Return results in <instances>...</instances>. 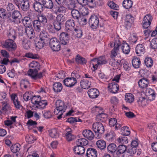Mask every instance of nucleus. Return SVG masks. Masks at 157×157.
Returning a JSON list of instances; mask_svg holds the SVG:
<instances>
[{"instance_id":"nucleus-1","label":"nucleus","mask_w":157,"mask_h":157,"mask_svg":"<svg viewBox=\"0 0 157 157\" xmlns=\"http://www.w3.org/2000/svg\"><path fill=\"white\" fill-rule=\"evenodd\" d=\"M56 108L54 111V113L59 115L57 117L58 119L62 118V116L67 108V106L65 105L64 103L60 100H57L56 102Z\"/></svg>"},{"instance_id":"nucleus-2","label":"nucleus","mask_w":157,"mask_h":157,"mask_svg":"<svg viewBox=\"0 0 157 157\" xmlns=\"http://www.w3.org/2000/svg\"><path fill=\"white\" fill-rule=\"evenodd\" d=\"M92 129L95 133L96 138H101L105 131L103 124L98 122H95L92 125Z\"/></svg>"},{"instance_id":"nucleus-3","label":"nucleus","mask_w":157,"mask_h":157,"mask_svg":"<svg viewBox=\"0 0 157 157\" xmlns=\"http://www.w3.org/2000/svg\"><path fill=\"white\" fill-rule=\"evenodd\" d=\"M8 17V21L10 22H13L14 23L18 24L21 22V14L19 11L14 10L11 14H10Z\"/></svg>"},{"instance_id":"nucleus-4","label":"nucleus","mask_w":157,"mask_h":157,"mask_svg":"<svg viewBox=\"0 0 157 157\" xmlns=\"http://www.w3.org/2000/svg\"><path fill=\"white\" fill-rule=\"evenodd\" d=\"M65 21L64 16L62 14L58 15L56 17V19L53 21V24L55 29L57 31L59 30L61 28V25Z\"/></svg>"},{"instance_id":"nucleus-5","label":"nucleus","mask_w":157,"mask_h":157,"mask_svg":"<svg viewBox=\"0 0 157 157\" xmlns=\"http://www.w3.org/2000/svg\"><path fill=\"white\" fill-rule=\"evenodd\" d=\"M86 79L82 80L80 81V86L82 88L88 89L90 87L91 82L94 81V78L88 74H85Z\"/></svg>"},{"instance_id":"nucleus-6","label":"nucleus","mask_w":157,"mask_h":157,"mask_svg":"<svg viewBox=\"0 0 157 157\" xmlns=\"http://www.w3.org/2000/svg\"><path fill=\"white\" fill-rule=\"evenodd\" d=\"M107 63V61L105 56H102L98 58H95L91 61V64L93 66L94 71L96 70L98 66L103 64H105Z\"/></svg>"},{"instance_id":"nucleus-7","label":"nucleus","mask_w":157,"mask_h":157,"mask_svg":"<svg viewBox=\"0 0 157 157\" xmlns=\"http://www.w3.org/2000/svg\"><path fill=\"white\" fill-rule=\"evenodd\" d=\"M40 70L36 69H30L28 71V75L33 80L40 79L43 77V74L45 71L43 70L42 72L38 73Z\"/></svg>"},{"instance_id":"nucleus-8","label":"nucleus","mask_w":157,"mask_h":157,"mask_svg":"<svg viewBox=\"0 0 157 157\" xmlns=\"http://www.w3.org/2000/svg\"><path fill=\"white\" fill-rule=\"evenodd\" d=\"M1 44L2 47L9 51L15 50L17 48L16 43L12 39L6 40L5 41L2 42Z\"/></svg>"},{"instance_id":"nucleus-9","label":"nucleus","mask_w":157,"mask_h":157,"mask_svg":"<svg viewBox=\"0 0 157 157\" xmlns=\"http://www.w3.org/2000/svg\"><path fill=\"white\" fill-rule=\"evenodd\" d=\"M74 73L72 72L71 74L72 77L67 78L63 80V83L66 86L71 87L77 83V80L74 77Z\"/></svg>"},{"instance_id":"nucleus-10","label":"nucleus","mask_w":157,"mask_h":157,"mask_svg":"<svg viewBox=\"0 0 157 157\" xmlns=\"http://www.w3.org/2000/svg\"><path fill=\"white\" fill-rule=\"evenodd\" d=\"M49 45L50 47L53 51H58L60 49V42L55 38L50 40Z\"/></svg>"},{"instance_id":"nucleus-11","label":"nucleus","mask_w":157,"mask_h":157,"mask_svg":"<svg viewBox=\"0 0 157 157\" xmlns=\"http://www.w3.org/2000/svg\"><path fill=\"white\" fill-rule=\"evenodd\" d=\"M75 25L74 20L71 19H68L65 23V27L67 32L72 34L73 31L75 29Z\"/></svg>"},{"instance_id":"nucleus-12","label":"nucleus","mask_w":157,"mask_h":157,"mask_svg":"<svg viewBox=\"0 0 157 157\" xmlns=\"http://www.w3.org/2000/svg\"><path fill=\"white\" fill-rule=\"evenodd\" d=\"M121 44V41L119 38L117 37L116 39L114 44V48L111 51L110 55L111 58H114L117 55V53L119 50V47Z\"/></svg>"},{"instance_id":"nucleus-13","label":"nucleus","mask_w":157,"mask_h":157,"mask_svg":"<svg viewBox=\"0 0 157 157\" xmlns=\"http://www.w3.org/2000/svg\"><path fill=\"white\" fill-rule=\"evenodd\" d=\"M99 19L95 15H92L90 17L89 23L91 27L93 29H96L98 27Z\"/></svg>"},{"instance_id":"nucleus-14","label":"nucleus","mask_w":157,"mask_h":157,"mask_svg":"<svg viewBox=\"0 0 157 157\" xmlns=\"http://www.w3.org/2000/svg\"><path fill=\"white\" fill-rule=\"evenodd\" d=\"M71 34L65 32H62L59 35V42L61 44L65 45L68 42L69 36Z\"/></svg>"},{"instance_id":"nucleus-15","label":"nucleus","mask_w":157,"mask_h":157,"mask_svg":"<svg viewBox=\"0 0 157 157\" xmlns=\"http://www.w3.org/2000/svg\"><path fill=\"white\" fill-rule=\"evenodd\" d=\"M80 5H87L90 8H93L96 6L94 1V0H77Z\"/></svg>"},{"instance_id":"nucleus-16","label":"nucleus","mask_w":157,"mask_h":157,"mask_svg":"<svg viewBox=\"0 0 157 157\" xmlns=\"http://www.w3.org/2000/svg\"><path fill=\"white\" fill-rule=\"evenodd\" d=\"M82 134L85 138L90 140L93 139L94 137V134L90 130H84L82 132Z\"/></svg>"},{"instance_id":"nucleus-17","label":"nucleus","mask_w":157,"mask_h":157,"mask_svg":"<svg viewBox=\"0 0 157 157\" xmlns=\"http://www.w3.org/2000/svg\"><path fill=\"white\" fill-rule=\"evenodd\" d=\"M149 81L146 78H143L138 82L139 86L141 89L146 88L149 84Z\"/></svg>"},{"instance_id":"nucleus-18","label":"nucleus","mask_w":157,"mask_h":157,"mask_svg":"<svg viewBox=\"0 0 157 157\" xmlns=\"http://www.w3.org/2000/svg\"><path fill=\"white\" fill-rule=\"evenodd\" d=\"M89 97L91 98H97L99 95L98 90L95 88L90 89L88 91Z\"/></svg>"},{"instance_id":"nucleus-19","label":"nucleus","mask_w":157,"mask_h":157,"mask_svg":"<svg viewBox=\"0 0 157 157\" xmlns=\"http://www.w3.org/2000/svg\"><path fill=\"white\" fill-rule=\"evenodd\" d=\"M40 39L48 43L49 40V35L44 30H42L39 35Z\"/></svg>"},{"instance_id":"nucleus-20","label":"nucleus","mask_w":157,"mask_h":157,"mask_svg":"<svg viewBox=\"0 0 157 157\" xmlns=\"http://www.w3.org/2000/svg\"><path fill=\"white\" fill-rule=\"evenodd\" d=\"M86 156L87 157H97V151L94 148H89L87 150Z\"/></svg>"},{"instance_id":"nucleus-21","label":"nucleus","mask_w":157,"mask_h":157,"mask_svg":"<svg viewBox=\"0 0 157 157\" xmlns=\"http://www.w3.org/2000/svg\"><path fill=\"white\" fill-rule=\"evenodd\" d=\"M11 98L13 101L15 107L17 109H20L22 106L20 101L18 100L17 97L15 94H12L11 96Z\"/></svg>"},{"instance_id":"nucleus-22","label":"nucleus","mask_w":157,"mask_h":157,"mask_svg":"<svg viewBox=\"0 0 157 157\" xmlns=\"http://www.w3.org/2000/svg\"><path fill=\"white\" fill-rule=\"evenodd\" d=\"M108 87L109 91L112 93H116L119 89L118 85L114 82L109 83Z\"/></svg>"},{"instance_id":"nucleus-23","label":"nucleus","mask_w":157,"mask_h":157,"mask_svg":"<svg viewBox=\"0 0 157 157\" xmlns=\"http://www.w3.org/2000/svg\"><path fill=\"white\" fill-rule=\"evenodd\" d=\"M41 3L44 8L50 9L53 8L54 5L52 0H41Z\"/></svg>"},{"instance_id":"nucleus-24","label":"nucleus","mask_w":157,"mask_h":157,"mask_svg":"<svg viewBox=\"0 0 157 157\" xmlns=\"http://www.w3.org/2000/svg\"><path fill=\"white\" fill-rule=\"evenodd\" d=\"M144 47L142 44L137 45L136 48V53L138 56H140L144 54Z\"/></svg>"},{"instance_id":"nucleus-25","label":"nucleus","mask_w":157,"mask_h":157,"mask_svg":"<svg viewBox=\"0 0 157 157\" xmlns=\"http://www.w3.org/2000/svg\"><path fill=\"white\" fill-rule=\"evenodd\" d=\"M73 150L75 153L78 155L83 154L85 152L84 147L77 145L74 147Z\"/></svg>"},{"instance_id":"nucleus-26","label":"nucleus","mask_w":157,"mask_h":157,"mask_svg":"<svg viewBox=\"0 0 157 157\" xmlns=\"http://www.w3.org/2000/svg\"><path fill=\"white\" fill-rule=\"evenodd\" d=\"M65 136L66 140L68 141H71L74 138V136L72 134V131L71 128L67 129Z\"/></svg>"},{"instance_id":"nucleus-27","label":"nucleus","mask_w":157,"mask_h":157,"mask_svg":"<svg viewBox=\"0 0 157 157\" xmlns=\"http://www.w3.org/2000/svg\"><path fill=\"white\" fill-rule=\"evenodd\" d=\"M25 33L30 39H32L35 35L34 30L32 26L25 28Z\"/></svg>"},{"instance_id":"nucleus-28","label":"nucleus","mask_w":157,"mask_h":157,"mask_svg":"<svg viewBox=\"0 0 157 157\" xmlns=\"http://www.w3.org/2000/svg\"><path fill=\"white\" fill-rule=\"evenodd\" d=\"M22 22L25 28L32 26V21L29 17H25L22 19Z\"/></svg>"},{"instance_id":"nucleus-29","label":"nucleus","mask_w":157,"mask_h":157,"mask_svg":"<svg viewBox=\"0 0 157 157\" xmlns=\"http://www.w3.org/2000/svg\"><path fill=\"white\" fill-rule=\"evenodd\" d=\"M53 90L56 93L60 92L63 89V86L61 83L59 82H55L53 85Z\"/></svg>"},{"instance_id":"nucleus-30","label":"nucleus","mask_w":157,"mask_h":157,"mask_svg":"<svg viewBox=\"0 0 157 157\" xmlns=\"http://www.w3.org/2000/svg\"><path fill=\"white\" fill-rule=\"evenodd\" d=\"M33 7L36 11L38 12H41L43 10L44 7L42 5V3L39 2H36L34 3L33 4Z\"/></svg>"},{"instance_id":"nucleus-31","label":"nucleus","mask_w":157,"mask_h":157,"mask_svg":"<svg viewBox=\"0 0 157 157\" xmlns=\"http://www.w3.org/2000/svg\"><path fill=\"white\" fill-rule=\"evenodd\" d=\"M75 60L77 63L78 64L83 65L85 64L87 62L86 59L79 54H78L76 56Z\"/></svg>"},{"instance_id":"nucleus-32","label":"nucleus","mask_w":157,"mask_h":157,"mask_svg":"<svg viewBox=\"0 0 157 157\" xmlns=\"http://www.w3.org/2000/svg\"><path fill=\"white\" fill-rule=\"evenodd\" d=\"M97 147L101 150H104L106 147L105 142L103 140H99L96 143Z\"/></svg>"},{"instance_id":"nucleus-33","label":"nucleus","mask_w":157,"mask_h":157,"mask_svg":"<svg viewBox=\"0 0 157 157\" xmlns=\"http://www.w3.org/2000/svg\"><path fill=\"white\" fill-rule=\"evenodd\" d=\"M71 14L72 17L78 21L81 17V14L79 11L76 9H73L71 10Z\"/></svg>"},{"instance_id":"nucleus-34","label":"nucleus","mask_w":157,"mask_h":157,"mask_svg":"<svg viewBox=\"0 0 157 157\" xmlns=\"http://www.w3.org/2000/svg\"><path fill=\"white\" fill-rule=\"evenodd\" d=\"M35 31L36 32H39L41 31L42 25L39 21L37 20H35L33 23Z\"/></svg>"},{"instance_id":"nucleus-35","label":"nucleus","mask_w":157,"mask_h":157,"mask_svg":"<svg viewBox=\"0 0 157 157\" xmlns=\"http://www.w3.org/2000/svg\"><path fill=\"white\" fill-rule=\"evenodd\" d=\"M123 6L126 9L131 8L133 4V2L131 0H124L123 2Z\"/></svg>"},{"instance_id":"nucleus-36","label":"nucleus","mask_w":157,"mask_h":157,"mask_svg":"<svg viewBox=\"0 0 157 157\" xmlns=\"http://www.w3.org/2000/svg\"><path fill=\"white\" fill-rule=\"evenodd\" d=\"M7 35L10 39L15 40L16 37L15 31L12 29H10L7 32Z\"/></svg>"},{"instance_id":"nucleus-37","label":"nucleus","mask_w":157,"mask_h":157,"mask_svg":"<svg viewBox=\"0 0 157 157\" xmlns=\"http://www.w3.org/2000/svg\"><path fill=\"white\" fill-rule=\"evenodd\" d=\"M30 69H36L40 70V66L37 61H33L30 63L29 65Z\"/></svg>"},{"instance_id":"nucleus-38","label":"nucleus","mask_w":157,"mask_h":157,"mask_svg":"<svg viewBox=\"0 0 157 157\" xmlns=\"http://www.w3.org/2000/svg\"><path fill=\"white\" fill-rule=\"evenodd\" d=\"M76 144L77 145L83 147L88 144V141L85 138H81L77 140Z\"/></svg>"},{"instance_id":"nucleus-39","label":"nucleus","mask_w":157,"mask_h":157,"mask_svg":"<svg viewBox=\"0 0 157 157\" xmlns=\"http://www.w3.org/2000/svg\"><path fill=\"white\" fill-rule=\"evenodd\" d=\"M126 146L124 145H119L117 148V154L118 155L124 153L126 150Z\"/></svg>"},{"instance_id":"nucleus-40","label":"nucleus","mask_w":157,"mask_h":157,"mask_svg":"<svg viewBox=\"0 0 157 157\" xmlns=\"http://www.w3.org/2000/svg\"><path fill=\"white\" fill-rule=\"evenodd\" d=\"M107 117V115L102 111L98 114L96 116V118L98 121L100 120L102 122H103L105 121Z\"/></svg>"},{"instance_id":"nucleus-41","label":"nucleus","mask_w":157,"mask_h":157,"mask_svg":"<svg viewBox=\"0 0 157 157\" xmlns=\"http://www.w3.org/2000/svg\"><path fill=\"white\" fill-rule=\"evenodd\" d=\"M125 100L126 102L131 103L134 101V97L131 93H127L126 94Z\"/></svg>"},{"instance_id":"nucleus-42","label":"nucleus","mask_w":157,"mask_h":157,"mask_svg":"<svg viewBox=\"0 0 157 157\" xmlns=\"http://www.w3.org/2000/svg\"><path fill=\"white\" fill-rule=\"evenodd\" d=\"M83 5H81L78 8L80 14L83 16L87 15L89 13V10L87 8L83 6Z\"/></svg>"},{"instance_id":"nucleus-43","label":"nucleus","mask_w":157,"mask_h":157,"mask_svg":"<svg viewBox=\"0 0 157 157\" xmlns=\"http://www.w3.org/2000/svg\"><path fill=\"white\" fill-rule=\"evenodd\" d=\"M107 150L110 153H114L117 150L116 145L113 143L109 144L107 146Z\"/></svg>"},{"instance_id":"nucleus-44","label":"nucleus","mask_w":157,"mask_h":157,"mask_svg":"<svg viewBox=\"0 0 157 157\" xmlns=\"http://www.w3.org/2000/svg\"><path fill=\"white\" fill-rule=\"evenodd\" d=\"M132 63L134 68H139L141 64L140 59L136 57L134 58L132 60Z\"/></svg>"},{"instance_id":"nucleus-45","label":"nucleus","mask_w":157,"mask_h":157,"mask_svg":"<svg viewBox=\"0 0 157 157\" xmlns=\"http://www.w3.org/2000/svg\"><path fill=\"white\" fill-rule=\"evenodd\" d=\"M48 104V103L47 100L40 99L36 106L39 108L44 109Z\"/></svg>"},{"instance_id":"nucleus-46","label":"nucleus","mask_w":157,"mask_h":157,"mask_svg":"<svg viewBox=\"0 0 157 157\" xmlns=\"http://www.w3.org/2000/svg\"><path fill=\"white\" fill-rule=\"evenodd\" d=\"M144 62L145 65L147 67L150 68L153 65V60L151 57L146 58Z\"/></svg>"},{"instance_id":"nucleus-47","label":"nucleus","mask_w":157,"mask_h":157,"mask_svg":"<svg viewBox=\"0 0 157 157\" xmlns=\"http://www.w3.org/2000/svg\"><path fill=\"white\" fill-rule=\"evenodd\" d=\"M30 83L29 81L26 79H23L20 82L21 86L23 87L24 88L26 89L30 86Z\"/></svg>"},{"instance_id":"nucleus-48","label":"nucleus","mask_w":157,"mask_h":157,"mask_svg":"<svg viewBox=\"0 0 157 157\" xmlns=\"http://www.w3.org/2000/svg\"><path fill=\"white\" fill-rule=\"evenodd\" d=\"M130 47L127 43H124L122 46V50L123 52L125 54H128L130 51Z\"/></svg>"},{"instance_id":"nucleus-49","label":"nucleus","mask_w":157,"mask_h":157,"mask_svg":"<svg viewBox=\"0 0 157 157\" xmlns=\"http://www.w3.org/2000/svg\"><path fill=\"white\" fill-rule=\"evenodd\" d=\"M121 133L124 136H128L130 133V131L128 127L123 126L121 128Z\"/></svg>"},{"instance_id":"nucleus-50","label":"nucleus","mask_w":157,"mask_h":157,"mask_svg":"<svg viewBox=\"0 0 157 157\" xmlns=\"http://www.w3.org/2000/svg\"><path fill=\"white\" fill-rule=\"evenodd\" d=\"M147 99L145 98L140 97L137 100V102L139 105L142 106H145L147 103Z\"/></svg>"},{"instance_id":"nucleus-51","label":"nucleus","mask_w":157,"mask_h":157,"mask_svg":"<svg viewBox=\"0 0 157 157\" xmlns=\"http://www.w3.org/2000/svg\"><path fill=\"white\" fill-rule=\"evenodd\" d=\"M6 10L2 8L0 9V17L3 19H7L8 21L9 15H7Z\"/></svg>"},{"instance_id":"nucleus-52","label":"nucleus","mask_w":157,"mask_h":157,"mask_svg":"<svg viewBox=\"0 0 157 157\" xmlns=\"http://www.w3.org/2000/svg\"><path fill=\"white\" fill-rule=\"evenodd\" d=\"M41 98L40 96H34L32 98H31V102L33 104L36 106L40 101Z\"/></svg>"},{"instance_id":"nucleus-53","label":"nucleus","mask_w":157,"mask_h":157,"mask_svg":"<svg viewBox=\"0 0 157 157\" xmlns=\"http://www.w3.org/2000/svg\"><path fill=\"white\" fill-rule=\"evenodd\" d=\"M106 136L107 140L109 141H112L113 140L115 134L113 131H111L106 134Z\"/></svg>"},{"instance_id":"nucleus-54","label":"nucleus","mask_w":157,"mask_h":157,"mask_svg":"<svg viewBox=\"0 0 157 157\" xmlns=\"http://www.w3.org/2000/svg\"><path fill=\"white\" fill-rule=\"evenodd\" d=\"M40 23H41L43 24H45L47 22V19L45 16L43 15H41L38 17V20H37Z\"/></svg>"},{"instance_id":"nucleus-55","label":"nucleus","mask_w":157,"mask_h":157,"mask_svg":"<svg viewBox=\"0 0 157 157\" xmlns=\"http://www.w3.org/2000/svg\"><path fill=\"white\" fill-rule=\"evenodd\" d=\"M26 141L29 144L33 143L36 140L35 137L32 135H27L25 137Z\"/></svg>"},{"instance_id":"nucleus-56","label":"nucleus","mask_w":157,"mask_h":157,"mask_svg":"<svg viewBox=\"0 0 157 157\" xmlns=\"http://www.w3.org/2000/svg\"><path fill=\"white\" fill-rule=\"evenodd\" d=\"M43 116L46 119H49L53 116L52 113L50 110H44L43 112Z\"/></svg>"},{"instance_id":"nucleus-57","label":"nucleus","mask_w":157,"mask_h":157,"mask_svg":"<svg viewBox=\"0 0 157 157\" xmlns=\"http://www.w3.org/2000/svg\"><path fill=\"white\" fill-rule=\"evenodd\" d=\"M11 151L13 153H16L20 150V145L17 144L12 145L10 148Z\"/></svg>"},{"instance_id":"nucleus-58","label":"nucleus","mask_w":157,"mask_h":157,"mask_svg":"<svg viewBox=\"0 0 157 157\" xmlns=\"http://www.w3.org/2000/svg\"><path fill=\"white\" fill-rule=\"evenodd\" d=\"M47 44H48V43L39 39V41L35 43V45L36 48H38L39 49H41L43 48L44 45Z\"/></svg>"},{"instance_id":"nucleus-59","label":"nucleus","mask_w":157,"mask_h":157,"mask_svg":"<svg viewBox=\"0 0 157 157\" xmlns=\"http://www.w3.org/2000/svg\"><path fill=\"white\" fill-rule=\"evenodd\" d=\"M109 64L113 67H116L119 65V63L117 60H115L114 58H111L110 60Z\"/></svg>"},{"instance_id":"nucleus-60","label":"nucleus","mask_w":157,"mask_h":157,"mask_svg":"<svg viewBox=\"0 0 157 157\" xmlns=\"http://www.w3.org/2000/svg\"><path fill=\"white\" fill-rule=\"evenodd\" d=\"M73 32L74 34L76 37L78 38H80L82 35V30L80 29H75Z\"/></svg>"},{"instance_id":"nucleus-61","label":"nucleus","mask_w":157,"mask_h":157,"mask_svg":"<svg viewBox=\"0 0 157 157\" xmlns=\"http://www.w3.org/2000/svg\"><path fill=\"white\" fill-rule=\"evenodd\" d=\"M117 141L119 143L124 144H127L128 142L127 137L125 136L120 137L117 139Z\"/></svg>"},{"instance_id":"nucleus-62","label":"nucleus","mask_w":157,"mask_h":157,"mask_svg":"<svg viewBox=\"0 0 157 157\" xmlns=\"http://www.w3.org/2000/svg\"><path fill=\"white\" fill-rule=\"evenodd\" d=\"M30 3L22 2L20 6L21 9L24 11H27L29 9Z\"/></svg>"},{"instance_id":"nucleus-63","label":"nucleus","mask_w":157,"mask_h":157,"mask_svg":"<svg viewBox=\"0 0 157 157\" xmlns=\"http://www.w3.org/2000/svg\"><path fill=\"white\" fill-rule=\"evenodd\" d=\"M147 93L152 97V100H154L155 97V93L154 90L151 88L147 89L146 90Z\"/></svg>"},{"instance_id":"nucleus-64","label":"nucleus","mask_w":157,"mask_h":157,"mask_svg":"<svg viewBox=\"0 0 157 157\" xmlns=\"http://www.w3.org/2000/svg\"><path fill=\"white\" fill-rule=\"evenodd\" d=\"M151 47L154 49L157 48V38L153 39L151 41Z\"/></svg>"}]
</instances>
